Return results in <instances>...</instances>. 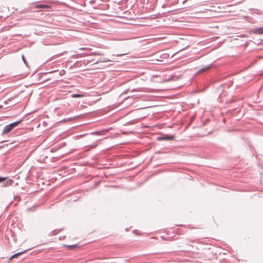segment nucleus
Wrapping results in <instances>:
<instances>
[{"label": "nucleus", "instance_id": "1", "mask_svg": "<svg viewBox=\"0 0 263 263\" xmlns=\"http://www.w3.org/2000/svg\"><path fill=\"white\" fill-rule=\"evenodd\" d=\"M13 181L11 179L7 180L6 177H0V183H3L2 187H7L11 185Z\"/></svg>", "mask_w": 263, "mask_h": 263}, {"label": "nucleus", "instance_id": "2", "mask_svg": "<svg viewBox=\"0 0 263 263\" xmlns=\"http://www.w3.org/2000/svg\"><path fill=\"white\" fill-rule=\"evenodd\" d=\"M33 8H40V9H46V8H50V6L49 5H45V4H36Z\"/></svg>", "mask_w": 263, "mask_h": 263}, {"label": "nucleus", "instance_id": "3", "mask_svg": "<svg viewBox=\"0 0 263 263\" xmlns=\"http://www.w3.org/2000/svg\"><path fill=\"white\" fill-rule=\"evenodd\" d=\"M12 130V128L10 127L9 125H7L5 126L3 129L2 135L6 134Z\"/></svg>", "mask_w": 263, "mask_h": 263}, {"label": "nucleus", "instance_id": "4", "mask_svg": "<svg viewBox=\"0 0 263 263\" xmlns=\"http://www.w3.org/2000/svg\"><path fill=\"white\" fill-rule=\"evenodd\" d=\"M22 120H18L17 121L11 123L9 124V125L10 127H11L12 128V129H13L15 127L17 126L22 121Z\"/></svg>", "mask_w": 263, "mask_h": 263}, {"label": "nucleus", "instance_id": "5", "mask_svg": "<svg viewBox=\"0 0 263 263\" xmlns=\"http://www.w3.org/2000/svg\"><path fill=\"white\" fill-rule=\"evenodd\" d=\"M174 138V136H166L165 137L159 138V139L161 140H172Z\"/></svg>", "mask_w": 263, "mask_h": 263}, {"label": "nucleus", "instance_id": "6", "mask_svg": "<svg viewBox=\"0 0 263 263\" xmlns=\"http://www.w3.org/2000/svg\"><path fill=\"white\" fill-rule=\"evenodd\" d=\"M27 251V250H25L24 251H22V252H18V253H15L14 254V255H13L11 257H10V259H12V258H15L16 257H17L18 256L24 253L25 252H26Z\"/></svg>", "mask_w": 263, "mask_h": 263}, {"label": "nucleus", "instance_id": "7", "mask_svg": "<svg viewBox=\"0 0 263 263\" xmlns=\"http://www.w3.org/2000/svg\"><path fill=\"white\" fill-rule=\"evenodd\" d=\"M72 98H80L82 97L83 95H79V94H76V93H72L71 95Z\"/></svg>", "mask_w": 263, "mask_h": 263}, {"label": "nucleus", "instance_id": "8", "mask_svg": "<svg viewBox=\"0 0 263 263\" xmlns=\"http://www.w3.org/2000/svg\"><path fill=\"white\" fill-rule=\"evenodd\" d=\"M209 68V67H205V68H202V69H200V70H199V72H202V71H205V70H208Z\"/></svg>", "mask_w": 263, "mask_h": 263}, {"label": "nucleus", "instance_id": "9", "mask_svg": "<svg viewBox=\"0 0 263 263\" xmlns=\"http://www.w3.org/2000/svg\"><path fill=\"white\" fill-rule=\"evenodd\" d=\"M22 60H23V61L24 63L26 65H27V61H26V59H25V56H24V55H22Z\"/></svg>", "mask_w": 263, "mask_h": 263}, {"label": "nucleus", "instance_id": "10", "mask_svg": "<svg viewBox=\"0 0 263 263\" xmlns=\"http://www.w3.org/2000/svg\"><path fill=\"white\" fill-rule=\"evenodd\" d=\"M99 132H92L91 133V134L92 135H94V134H98Z\"/></svg>", "mask_w": 263, "mask_h": 263}, {"label": "nucleus", "instance_id": "11", "mask_svg": "<svg viewBox=\"0 0 263 263\" xmlns=\"http://www.w3.org/2000/svg\"><path fill=\"white\" fill-rule=\"evenodd\" d=\"M67 247L69 248H73L74 247V246H67Z\"/></svg>", "mask_w": 263, "mask_h": 263}, {"label": "nucleus", "instance_id": "12", "mask_svg": "<svg viewBox=\"0 0 263 263\" xmlns=\"http://www.w3.org/2000/svg\"><path fill=\"white\" fill-rule=\"evenodd\" d=\"M97 145V144L92 145L91 147H95Z\"/></svg>", "mask_w": 263, "mask_h": 263}, {"label": "nucleus", "instance_id": "13", "mask_svg": "<svg viewBox=\"0 0 263 263\" xmlns=\"http://www.w3.org/2000/svg\"><path fill=\"white\" fill-rule=\"evenodd\" d=\"M123 55H124V54H118L117 56H121Z\"/></svg>", "mask_w": 263, "mask_h": 263}, {"label": "nucleus", "instance_id": "14", "mask_svg": "<svg viewBox=\"0 0 263 263\" xmlns=\"http://www.w3.org/2000/svg\"><path fill=\"white\" fill-rule=\"evenodd\" d=\"M80 49H81V50H86V48H82Z\"/></svg>", "mask_w": 263, "mask_h": 263}, {"label": "nucleus", "instance_id": "15", "mask_svg": "<svg viewBox=\"0 0 263 263\" xmlns=\"http://www.w3.org/2000/svg\"><path fill=\"white\" fill-rule=\"evenodd\" d=\"M95 55H101V54H100V53H95Z\"/></svg>", "mask_w": 263, "mask_h": 263}, {"label": "nucleus", "instance_id": "16", "mask_svg": "<svg viewBox=\"0 0 263 263\" xmlns=\"http://www.w3.org/2000/svg\"><path fill=\"white\" fill-rule=\"evenodd\" d=\"M109 61H110V60H105V62H109Z\"/></svg>", "mask_w": 263, "mask_h": 263}, {"label": "nucleus", "instance_id": "17", "mask_svg": "<svg viewBox=\"0 0 263 263\" xmlns=\"http://www.w3.org/2000/svg\"><path fill=\"white\" fill-rule=\"evenodd\" d=\"M164 57H168V55H167V54H164Z\"/></svg>", "mask_w": 263, "mask_h": 263}]
</instances>
